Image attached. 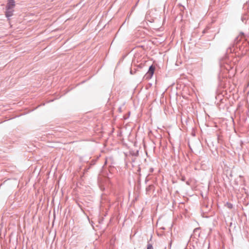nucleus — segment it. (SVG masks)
<instances>
[{
	"label": "nucleus",
	"instance_id": "obj_1",
	"mask_svg": "<svg viewBox=\"0 0 249 249\" xmlns=\"http://www.w3.org/2000/svg\"><path fill=\"white\" fill-rule=\"evenodd\" d=\"M14 8H7L6 7L5 16L7 18H9L13 15Z\"/></svg>",
	"mask_w": 249,
	"mask_h": 249
},
{
	"label": "nucleus",
	"instance_id": "obj_2",
	"mask_svg": "<svg viewBox=\"0 0 249 249\" xmlns=\"http://www.w3.org/2000/svg\"><path fill=\"white\" fill-rule=\"evenodd\" d=\"M155 70V67L152 65L150 66L149 68L148 71L147 72V75L149 76V78H150L152 75H153L154 71Z\"/></svg>",
	"mask_w": 249,
	"mask_h": 249
},
{
	"label": "nucleus",
	"instance_id": "obj_3",
	"mask_svg": "<svg viewBox=\"0 0 249 249\" xmlns=\"http://www.w3.org/2000/svg\"><path fill=\"white\" fill-rule=\"evenodd\" d=\"M15 6V0H8V3L6 5L7 8H14Z\"/></svg>",
	"mask_w": 249,
	"mask_h": 249
},
{
	"label": "nucleus",
	"instance_id": "obj_4",
	"mask_svg": "<svg viewBox=\"0 0 249 249\" xmlns=\"http://www.w3.org/2000/svg\"><path fill=\"white\" fill-rule=\"evenodd\" d=\"M147 249H153L152 245L150 244H148Z\"/></svg>",
	"mask_w": 249,
	"mask_h": 249
}]
</instances>
